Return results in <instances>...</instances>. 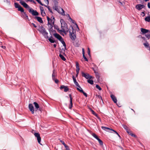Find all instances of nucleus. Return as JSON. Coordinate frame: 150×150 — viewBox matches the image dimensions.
Instances as JSON below:
<instances>
[{
    "label": "nucleus",
    "mask_w": 150,
    "mask_h": 150,
    "mask_svg": "<svg viewBox=\"0 0 150 150\" xmlns=\"http://www.w3.org/2000/svg\"><path fill=\"white\" fill-rule=\"evenodd\" d=\"M37 30L43 35L45 38L47 39L49 38L48 33L43 27L40 26Z\"/></svg>",
    "instance_id": "nucleus-1"
},
{
    "label": "nucleus",
    "mask_w": 150,
    "mask_h": 150,
    "mask_svg": "<svg viewBox=\"0 0 150 150\" xmlns=\"http://www.w3.org/2000/svg\"><path fill=\"white\" fill-rule=\"evenodd\" d=\"M60 22L61 23V28H62V29L60 30H59V29H57V30L58 31L63 32L64 33H65V29L64 28H66L67 27V25L66 23L65 22V21H64V20L62 19H61L60 20Z\"/></svg>",
    "instance_id": "nucleus-2"
},
{
    "label": "nucleus",
    "mask_w": 150,
    "mask_h": 150,
    "mask_svg": "<svg viewBox=\"0 0 150 150\" xmlns=\"http://www.w3.org/2000/svg\"><path fill=\"white\" fill-rule=\"evenodd\" d=\"M53 8L58 13L62 15H64V11L63 8L60 7L54 6Z\"/></svg>",
    "instance_id": "nucleus-3"
},
{
    "label": "nucleus",
    "mask_w": 150,
    "mask_h": 150,
    "mask_svg": "<svg viewBox=\"0 0 150 150\" xmlns=\"http://www.w3.org/2000/svg\"><path fill=\"white\" fill-rule=\"evenodd\" d=\"M101 128L103 129L106 131H108L107 130H110L114 132L115 134H116L119 136V137H120V136L119 135L118 133L116 131H115L114 129H110L108 127H103V126L101 127Z\"/></svg>",
    "instance_id": "nucleus-4"
},
{
    "label": "nucleus",
    "mask_w": 150,
    "mask_h": 150,
    "mask_svg": "<svg viewBox=\"0 0 150 150\" xmlns=\"http://www.w3.org/2000/svg\"><path fill=\"white\" fill-rule=\"evenodd\" d=\"M81 74L83 77H85L87 79H91L93 78V77L92 76H90L88 74H85L83 72H82Z\"/></svg>",
    "instance_id": "nucleus-5"
},
{
    "label": "nucleus",
    "mask_w": 150,
    "mask_h": 150,
    "mask_svg": "<svg viewBox=\"0 0 150 150\" xmlns=\"http://www.w3.org/2000/svg\"><path fill=\"white\" fill-rule=\"evenodd\" d=\"M34 135L35 137L37 138L38 143L41 145V144L40 143L41 139L40 134L38 133L35 132Z\"/></svg>",
    "instance_id": "nucleus-6"
},
{
    "label": "nucleus",
    "mask_w": 150,
    "mask_h": 150,
    "mask_svg": "<svg viewBox=\"0 0 150 150\" xmlns=\"http://www.w3.org/2000/svg\"><path fill=\"white\" fill-rule=\"evenodd\" d=\"M29 12L31 13L33 16H38L39 15L38 13L36 11L34 10L32 8L29 9Z\"/></svg>",
    "instance_id": "nucleus-7"
},
{
    "label": "nucleus",
    "mask_w": 150,
    "mask_h": 150,
    "mask_svg": "<svg viewBox=\"0 0 150 150\" xmlns=\"http://www.w3.org/2000/svg\"><path fill=\"white\" fill-rule=\"evenodd\" d=\"M20 3L25 8H30L29 6L26 3L22 0L20 1Z\"/></svg>",
    "instance_id": "nucleus-8"
},
{
    "label": "nucleus",
    "mask_w": 150,
    "mask_h": 150,
    "mask_svg": "<svg viewBox=\"0 0 150 150\" xmlns=\"http://www.w3.org/2000/svg\"><path fill=\"white\" fill-rule=\"evenodd\" d=\"M145 7L143 5L138 4L136 6V8L138 10H140Z\"/></svg>",
    "instance_id": "nucleus-9"
},
{
    "label": "nucleus",
    "mask_w": 150,
    "mask_h": 150,
    "mask_svg": "<svg viewBox=\"0 0 150 150\" xmlns=\"http://www.w3.org/2000/svg\"><path fill=\"white\" fill-rule=\"evenodd\" d=\"M47 20L48 21V25L49 26V27L50 28V30L53 27V25L54 24H51V23H50L49 22V20L50 19V18L48 17L47 16Z\"/></svg>",
    "instance_id": "nucleus-10"
},
{
    "label": "nucleus",
    "mask_w": 150,
    "mask_h": 150,
    "mask_svg": "<svg viewBox=\"0 0 150 150\" xmlns=\"http://www.w3.org/2000/svg\"><path fill=\"white\" fill-rule=\"evenodd\" d=\"M18 11H20L21 12H23V13L25 14L26 18H28V16H27V14H25V12H24V10L23 9L21 6H19V7L18 8Z\"/></svg>",
    "instance_id": "nucleus-11"
},
{
    "label": "nucleus",
    "mask_w": 150,
    "mask_h": 150,
    "mask_svg": "<svg viewBox=\"0 0 150 150\" xmlns=\"http://www.w3.org/2000/svg\"><path fill=\"white\" fill-rule=\"evenodd\" d=\"M31 112L33 114L34 113V107L31 104H30L28 106Z\"/></svg>",
    "instance_id": "nucleus-12"
},
{
    "label": "nucleus",
    "mask_w": 150,
    "mask_h": 150,
    "mask_svg": "<svg viewBox=\"0 0 150 150\" xmlns=\"http://www.w3.org/2000/svg\"><path fill=\"white\" fill-rule=\"evenodd\" d=\"M70 37L72 40H74L76 38V36L74 33H71L70 32Z\"/></svg>",
    "instance_id": "nucleus-13"
},
{
    "label": "nucleus",
    "mask_w": 150,
    "mask_h": 150,
    "mask_svg": "<svg viewBox=\"0 0 150 150\" xmlns=\"http://www.w3.org/2000/svg\"><path fill=\"white\" fill-rule=\"evenodd\" d=\"M69 97L70 98V105L69 106V108L71 109L72 107V98L71 97V94L69 95Z\"/></svg>",
    "instance_id": "nucleus-14"
},
{
    "label": "nucleus",
    "mask_w": 150,
    "mask_h": 150,
    "mask_svg": "<svg viewBox=\"0 0 150 150\" xmlns=\"http://www.w3.org/2000/svg\"><path fill=\"white\" fill-rule=\"evenodd\" d=\"M63 88L64 89V91L65 92H67L69 90V88L67 86L64 85L61 86L60 87V89H62Z\"/></svg>",
    "instance_id": "nucleus-15"
},
{
    "label": "nucleus",
    "mask_w": 150,
    "mask_h": 150,
    "mask_svg": "<svg viewBox=\"0 0 150 150\" xmlns=\"http://www.w3.org/2000/svg\"><path fill=\"white\" fill-rule=\"evenodd\" d=\"M72 78L74 81V83L78 87H80V86L79 85L78 82L76 81L75 77L74 76H73Z\"/></svg>",
    "instance_id": "nucleus-16"
},
{
    "label": "nucleus",
    "mask_w": 150,
    "mask_h": 150,
    "mask_svg": "<svg viewBox=\"0 0 150 150\" xmlns=\"http://www.w3.org/2000/svg\"><path fill=\"white\" fill-rule=\"evenodd\" d=\"M60 54H59V57H60V58L63 61H65L66 60V59L61 54H63V51H60Z\"/></svg>",
    "instance_id": "nucleus-17"
},
{
    "label": "nucleus",
    "mask_w": 150,
    "mask_h": 150,
    "mask_svg": "<svg viewBox=\"0 0 150 150\" xmlns=\"http://www.w3.org/2000/svg\"><path fill=\"white\" fill-rule=\"evenodd\" d=\"M54 35L56 38L58 39L59 40H61L62 38L59 34L57 33L54 34Z\"/></svg>",
    "instance_id": "nucleus-18"
},
{
    "label": "nucleus",
    "mask_w": 150,
    "mask_h": 150,
    "mask_svg": "<svg viewBox=\"0 0 150 150\" xmlns=\"http://www.w3.org/2000/svg\"><path fill=\"white\" fill-rule=\"evenodd\" d=\"M110 97L113 102L115 103H116L117 102V100L115 97L114 95L112 94L111 95Z\"/></svg>",
    "instance_id": "nucleus-19"
},
{
    "label": "nucleus",
    "mask_w": 150,
    "mask_h": 150,
    "mask_svg": "<svg viewBox=\"0 0 150 150\" xmlns=\"http://www.w3.org/2000/svg\"><path fill=\"white\" fill-rule=\"evenodd\" d=\"M77 90L80 92L82 93L85 96H86V97H87V94L83 91L82 88H81V90L79 89V88H77Z\"/></svg>",
    "instance_id": "nucleus-20"
},
{
    "label": "nucleus",
    "mask_w": 150,
    "mask_h": 150,
    "mask_svg": "<svg viewBox=\"0 0 150 150\" xmlns=\"http://www.w3.org/2000/svg\"><path fill=\"white\" fill-rule=\"evenodd\" d=\"M144 45L145 47L149 50H150V47L149 43L147 42L144 43Z\"/></svg>",
    "instance_id": "nucleus-21"
},
{
    "label": "nucleus",
    "mask_w": 150,
    "mask_h": 150,
    "mask_svg": "<svg viewBox=\"0 0 150 150\" xmlns=\"http://www.w3.org/2000/svg\"><path fill=\"white\" fill-rule=\"evenodd\" d=\"M141 32H142L143 34L146 33L149 31L148 30L143 28H141Z\"/></svg>",
    "instance_id": "nucleus-22"
},
{
    "label": "nucleus",
    "mask_w": 150,
    "mask_h": 150,
    "mask_svg": "<svg viewBox=\"0 0 150 150\" xmlns=\"http://www.w3.org/2000/svg\"><path fill=\"white\" fill-rule=\"evenodd\" d=\"M63 45L64 48H63L62 49V51H63V54H65V50H66V44L65 43H64L63 44Z\"/></svg>",
    "instance_id": "nucleus-23"
},
{
    "label": "nucleus",
    "mask_w": 150,
    "mask_h": 150,
    "mask_svg": "<svg viewBox=\"0 0 150 150\" xmlns=\"http://www.w3.org/2000/svg\"><path fill=\"white\" fill-rule=\"evenodd\" d=\"M36 19H37V21L40 23H42L43 22V21L42 20V19L41 18L39 17H36L35 18Z\"/></svg>",
    "instance_id": "nucleus-24"
},
{
    "label": "nucleus",
    "mask_w": 150,
    "mask_h": 150,
    "mask_svg": "<svg viewBox=\"0 0 150 150\" xmlns=\"http://www.w3.org/2000/svg\"><path fill=\"white\" fill-rule=\"evenodd\" d=\"M55 70L54 69L53 70V73L52 74V79L53 80L54 79H55V77L56 75V74L55 73Z\"/></svg>",
    "instance_id": "nucleus-25"
},
{
    "label": "nucleus",
    "mask_w": 150,
    "mask_h": 150,
    "mask_svg": "<svg viewBox=\"0 0 150 150\" xmlns=\"http://www.w3.org/2000/svg\"><path fill=\"white\" fill-rule=\"evenodd\" d=\"M33 104H34L35 107V108L36 109H38L39 108V106L38 104L36 102H34Z\"/></svg>",
    "instance_id": "nucleus-26"
},
{
    "label": "nucleus",
    "mask_w": 150,
    "mask_h": 150,
    "mask_svg": "<svg viewBox=\"0 0 150 150\" xmlns=\"http://www.w3.org/2000/svg\"><path fill=\"white\" fill-rule=\"evenodd\" d=\"M145 20L146 21H147L148 22H150V16H148L146 17L145 19Z\"/></svg>",
    "instance_id": "nucleus-27"
},
{
    "label": "nucleus",
    "mask_w": 150,
    "mask_h": 150,
    "mask_svg": "<svg viewBox=\"0 0 150 150\" xmlns=\"http://www.w3.org/2000/svg\"><path fill=\"white\" fill-rule=\"evenodd\" d=\"M53 1L54 3V6H58V2L57 1V0H53Z\"/></svg>",
    "instance_id": "nucleus-28"
},
{
    "label": "nucleus",
    "mask_w": 150,
    "mask_h": 150,
    "mask_svg": "<svg viewBox=\"0 0 150 150\" xmlns=\"http://www.w3.org/2000/svg\"><path fill=\"white\" fill-rule=\"evenodd\" d=\"M87 82L91 84L92 85L93 84V80H91L90 79L88 80Z\"/></svg>",
    "instance_id": "nucleus-29"
},
{
    "label": "nucleus",
    "mask_w": 150,
    "mask_h": 150,
    "mask_svg": "<svg viewBox=\"0 0 150 150\" xmlns=\"http://www.w3.org/2000/svg\"><path fill=\"white\" fill-rule=\"evenodd\" d=\"M51 38H52V37L51 36V38H49L48 39V40L51 43H54L55 42V41L54 40H53V39H52Z\"/></svg>",
    "instance_id": "nucleus-30"
},
{
    "label": "nucleus",
    "mask_w": 150,
    "mask_h": 150,
    "mask_svg": "<svg viewBox=\"0 0 150 150\" xmlns=\"http://www.w3.org/2000/svg\"><path fill=\"white\" fill-rule=\"evenodd\" d=\"M45 6L47 7L48 9V10L50 11V12L51 13H53V12L52 11V9L50 8V6H47L45 5H44Z\"/></svg>",
    "instance_id": "nucleus-31"
},
{
    "label": "nucleus",
    "mask_w": 150,
    "mask_h": 150,
    "mask_svg": "<svg viewBox=\"0 0 150 150\" xmlns=\"http://www.w3.org/2000/svg\"><path fill=\"white\" fill-rule=\"evenodd\" d=\"M55 20L50 19L49 20V22L51 24H54Z\"/></svg>",
    "instance_id": "nucleus-32"
},
{
    "label": "nucleus",
    "mask_w": 150,
    "mask_h": 150,
    "mask_svg": "<svg viewBox=\"0 0 150 150\" xmlns=\"http://www.w3.org/2000/svg\"><path fill=\"white\" fill-rule=\"evenodd\" d=\"M97 140L98 141L99 144L100 145H102L103 144V142L102 141H101L100 139L99 138L97 139Z\"/></svg>",
    "instance_id": "nucleus-33"
},
{
    "label": "nucleus",
    "mask_w": 150,
    "mask_h": 150,
    "mask_svg": "<svg viewBox=\"0 0 150 150\" xmlns=\"http://www.w3.org/2000/svg\"><path fill=\"white\" fill-rule=\"evenodd\" d=\"M14 6L15 8H18L20 5L17 3H15Z\"/></svg>",
    "instance_id": "nucleus-34"
},
{
    "label": "nucleus",
    "mask_w": 150,
    "mask_h": 150,
    "mask_svg": "<svg viewBox=\"0 0 150 150\" xmlns=\"http://www.w3.org/2000/svg\"><path fill=\"white\" fill-rule=\"evenodd\" d=\"M40 12H41V15L42 16H44L46 15V13L44 11H40Z\"/></svg>",
    "instance_id": "nucleus-35"
},
{
    "label": "nucleus",
    "mask_w": 150,
    "mask_h": 150,
    "mask_svg": "<svg viewBox=\"0 0 150 150\" xmlns=\"http://www.w3.org/2000/svg\"><path fill=\"white\" fill-rule=\"evenodd\" d=\"M92 135L93 137H94V138H95L96 139H97L98 138V136L94 133H93L92 134Z\"/></svg>",
    "instance_id": "nucleus-36"
},
{
    "label": "nucleus",
    "mask_w": 150,
    "mask_h": 150,
    "mask_svg": "<svg viewBox=\"0 0 150 150\" xmlns=\"http://www.w3.org/2000/svg\"><path fill=\"white\" fill-rule=\"evenodd\" d=\"M96 87L100 91H101L102 89L98 85H96Z\"/></svg>",
    "instance_id": "nucleus-37"
},
{
    "label": "nucleus",
    "mask_w": 150,
    "mask_h": 150,
    "mask_svg": "<svg viewBox=\"0 0 150 150\" xmlns=\"http://www.w3.org/2000/svg\"><path fill=\"white\" fill-rule=\"evenodd\" d=\"M91 112H92V113L93 115H94L96 117H98L97 114H96V113L93 110H92Z\"/></svg>",
    "instance_id": "nucleus-38"
},
{
    "label": "nucleus",
    "mask_w": 150,
    "mask_h": 150,
    "mask_svg": "<svg viewBox=\"0 0 150 150\" xmlns=\"http://www.w3.org/2000/svg\"><path fill=\"white\" fill-rule=\"evenodd\" d=\"M39 4H40L42 6H44L45 5L42 4L40 0H36Z\"/></svg>",
    "instance_id": "nucleus-39"
},
{
    "label": "nucleus",
    "mask_w": 150,
    "mask_h": 150,
    "mask_svg": "<svg viewBox=\"0 0 150 150\" xmlns=\"http://www.w3.org/2000/svg\"><path fill=\"white\" fill-rule=\"evenodd\" d=\"M96 96L98 98H99V99L102 100V97L96 94Z\"/></svg>",
    "instance_id": "nucleus-40"
},
{
    "label": "nucleus",
    "mask_w": 150,
    "mask_h": 150,
    "mask_svg": "<svg viewBox=\"0 0 150 150\" xmlns=\"http://www.w3.org/2000/svg\"><path fill=\"white\" fill-rule=\"evenodd\" d=\"M4 2L6 3L7 4H9L10 3V1L8 0H4Z\"/></svg>",
    "instance_id": "nucleus-41"
},
{
    "label": "nucleus",
    "mask_w": 150,
    "mask_h": 150,
    "mask_svg": "<svg viewBox=\"0 0 150 150\" xmlns=\"http://www.w3.org/2000/svg\"><path fill=\"white\" fill-rule=\"evenodd\" d=\"M95 72L96 73V77L97 79H98L99 78V76L98 75V72H96L95 71Z\"/></svg>",
    "instance_id": "nucleus-42"
},
{
    "label": "nucleus",
    "mask_w": 150,
    "mask_h": 150,
    "mask_svg": "<svg viewBox=\"0 0 150 150\" xmlns=\"http://www.w3.org/2000/svg\"><path fill=\"white\" fill-rule=\"evenodd\" d=\"M59 40L62 42V44L65 43V42H64V41L62 38V39H61V40Z\"/></svg>",
    "instance_id": "nucleus-43"
},
{
    "label": "nucleus",
    "mask_w": 150,
    "mask_h": 150,
    "mask_svg": "<svg viewBox=\"0 0 150 150\" xmlns=\"http://www.w3.org/2000/svg\"><path fill=\"white\" fill-rule=\"evenodd\" d=\"M145 36L146 38H148V39H149L150 38V35L149 34H146L145 35Z\"/></svg>",
    "instance_id": "nucleus-44"
},
{
    "label": "nucleus",
    "mask_w": 150,
    "mask_h": 150,
    "mask_svg": "<svg viewBox=\"0 0 150 150\" xmlns=\"http://www.w3.org/2000/svg\"><path fill=\"white\" fill-rule=\"evenodd\" d=\"M40 11H44V8L40 6Z\"/></svg>",
    "instance_id": "nucleus-45"
},
{
    "label": "nucleus",
    "mask_w": 150,
    "mask_h": 150,
    "mask_svg": "<svg viewBox=\"0 0 150 150\" xmlns=\"http://www.w3.org/2000/svg\"><path fill=\"white\" fill-rule=\"evenodd\" d=\"M60 142L62 143V144L64 146H66V145H67L64 143V142L62 141H60Z\"/></svg>",
    "instance_id": "nucleus-46"
},
{
    "label": "nucleus",
    "mask_w": 150,
    "mask_h": 150,
    "mask_svg": "<svg viewBox=\"0 0 150 150\" xmlns=\"http://www.w3.org/2000/svg\"><path fill=\"white\" fill-rule=\"evenodd\" d=\"M80 70V69L79 67H77L76 68V73H79V71Z\"/></svg>",
    "instance_id": "nucleus-47"
},
{
    "label": "nucleus",
    "mask_w": 150,
    "mask_h": 150,
    "mask_svg": "<svg viewBox=\"0 0 150 150\" xmlns=\"http://www.w3.org/2000/svg\"><path fill=\"white\" fill-rule=\"evenodd\" d=\"M122 126L125 129H126L127 128H128L127 126L125 125H123Z\"/></svg>",
    "instance_id": "nucleus-48"
},
{
    "label": "nucleus",
    "mask_w": 150,
    "mask_h": 150,
    "mask_svg": "<svg viewBox=\"0 0 150 150\" xmlns=\"http://www.w3.org/2000/svg\"><path fill=\"white\" fill-rule=\"evenodd\" d=\"M83 58H84V59H85V60L86 61H88V60L87 59V58L85 56V54H84L83 55Z\"/></svg>",
    "instance_id": "nucleus-49"
},
{
    "label": "nucleus",
    "mask_w": 150,
    "mask_h": 150,
    "mask_svg": "<svg viewBox=\"0 0 150 150\" xmlns=\"http://www.w3.org/2000/svg\"><path fill=\"white\" fill-rule=\"evenodd\" d=\"M53 80L56 83H57L59 82L58 80L57 79H54Z\"/></svg>",
    "instance_id": "nucleus-50"
},
{
    "label": "nucleus",
    "mask_w": 150,
    "mask_h": 150,
    "mask_svg": "<svg viewBox=\"0 0 150 150\" xmlns=\"http://www.w3.org/2000/svg\"><path fill=\"white\" fill-rule=\"evenodd\" d=\"M65 148L66 149V150H70L69 146L67 145H66V146H64Z\"/></svg>",
    "instance_id": "nucleus-51"
},
{
    "label": "nucleus",
    "mask_w": 150,
    "mask_h": 150,
    "mask_svg": "<svg viewBox=\"0 0 150 150\" xmlns=\"http://www.w3.org/2000/svg\"><path fill=\"white\" fill-rule=\"evenodd\" d=\"M72 22L73 23H74V24H75V25L76 26V27L78 28L79 29V28H78V25H77V24H76V23H74V21H72Z\"/></svg>",
    "instance_id": "nucleus-52"
},
{
    "label": "nucleus",
    "mask_w": 150,
    "mask_h": 150,
    "mask_svg": "<svg viewBox=\"0 0 150 150\" xmlns=\"http://www.w3.org/2000/svg\"><path fill=\"white\" fill-rule=\"evenodd\" d=\"M76 68L79 67V65L78 62L76 63Z\"/></svg>",
    "instance_id": "nucleus-53"
},
{
    "label": "nucleus",
    "mask_w": 150,
    "mask_h": 150,
    "mask_svg": "<svg viewBox=\"0 0 150 150\" xmlns=\"http://www.w3.org/2000/svg\"><path fill=\"white\" fill-rule=\"evenodd\" d=\"M131 136H132V137H137V136L136 135H135V134H133V133H132L131 134Z\"/></svg>",
    "instance_id": "nucleus-54"
},
{
    "label": "nucleus",
    "mask_w": 150,
    "mask_h": 150,
    "mask_svg": "<svg viewBox=\"0 0 150 150\" xmlns=\"http://www.w3.org/2000/svg\"><path fill=\"white\" fill-rule=\"evenodd\" d=\"M129 134L131 135L132 133V132L129 130V131L127 132Z\"/></svg>",
    "instance_id": "nucleus-55"
},
{
    "label": "nucleus",
    "mask_w": 150,
    "mask_h": 150,
    "mask_svg": "<svg viewBox=\"0 0 150 150\" xmlns=\"http://www.w3.org/2000/svg\"><path fill=\"white\" fill-rule=\"evenodd\" d=\"M31 24L35 28L37 27V26L35 25L33 23H31Z\"/></svg>",
    "instance_id": "nucleus-56"
},
{
    "label": "nucleus",
    "mask_w": 150,
    "mask_h": 150,
    "mask_svg": "<svg viewBox=\"0 0 150 150\" xmlns=\"http://www.w3.org/2000/svg\"><path fill=\"white\" fill-rule=\"evenodd\" d=\"M82 54L83 55L84 54H85V52H84V48H82Z\"/></svg>",
    "instance_id": "nucleus-57"
},
{
    "label": "nucleus",
    "mask_w": 150,
    "mask_h": 150,
    "mask_svg": "<svg viewBox=\"0 0 150 150\" xmlns=\"http://www.w3.org/2000/svg\"><path fill=\"white\" fill-rule=\"evenodd\" d=\"M147 5H148V7L149 8H150V2L148 3Z\"/></svg>",
    "instance_id": "nucleus-58"
},
{
    "label": "nucleus",
    "mask_w": 150,
    "mask_h": 150,
    "mask_svg": "<svg viewBox=\"0 0 150 150\" xmlns=\"http://www.w3.org/2000/svg\"><path fill=\"white\" fill-rule=\"evenodd\" d=\"M50 19H53V20H55V19L54 18L53 16H51V18H50Z\"/></svg>",
    "instance_id": "nucleus-59"
},
{
    "label": "nucleus",
    "mask_w": 150,
    "mask_h": 150,
    "mask_svg": "<svg viewBox=\"0 0 150 150\" xmlns=\"http://www.w3.org/2000/svg\"><path fill=\"white\" fill-rule=\"evenodd\" d=\"M45 2H46L47 4H48L49 3L48 0H44Z\"/></svg>",
    "instance_id": "nucleus-60"
},
{
    "label": "nucleus",
    "mask_w": 150,
    "mask_h": 150,
    "mask_svg": "<svg viewBox=\"0 0 150 150\" xmlns=\"http://www.w3.org/2000/svg\"><path fill=\"white\" fill-rule=\"evenodd\" d=\"M88 55L89 56H90V51H88Z\"/></svg>",
    "instance_id": "nucleus-61"
},
{
    "label": "nucleus",
    "mask_w": 150,
    "mask_h": 150,
    "mask_svg": "<svg viewBox=\"0 0 150 150\" xmlns=\"http://www.w3.org/2000/svg\"><path fill=\"white\" fill-rule=\"evenodd\" d=\"M69 19L70 20H71V21H74V20H73L71 19V18L70 17V16H69Z\"/></svg>",
    "instance_id": "nucleus-62"
},
{
    "label": "nucleus",
    "mask_w": 150,
    "mask_h": 150,
    "mask_svg": "<svg viewBox=\"0 0 150 150\" xmlns=\"http://www.w3.org/2000/svg\"><path fill=\"white\" fill-rule=\"evenodd\" d=\"M31 132L33 133V134H34L35 133V130H32V131H31Z\"/></svg>",
    "instance_id": "nucleus-63"
},
{
    "label": "nucleus",
    "mask_w": 150,
    "mask_h": 150,
    "mask_svg": "<svg viewBox=\"0 0 150 150\" xmlns=\"http://www.w3.org/2000/svg\"><path fill=\"white\" fill-rule=\"evenodd\" d=\"M127 132L129 130V129H128V128H127L126 129H125Z\"/></svg>",
    "instance_id": "nucleus-64"
}]
</instances>
